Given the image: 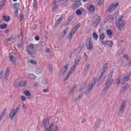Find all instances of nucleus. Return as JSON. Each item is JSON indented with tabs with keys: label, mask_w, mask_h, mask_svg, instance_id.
<instances>
[{
	"label": "nucleus",
	"mask_w": 131,
	"mask_h": 131,
	"mask_svg": "<svg viewBox=\"0 0 131 131\" xmlns=\"http://www.w3.org/2000/svg\"><path fill=\"white\" fill-rule=\"evenodd\" d=\"M30 62L31 63V64H33V65H36V64H37V62L34 60H32L30 61Z\"/></svg>",
	"instance_id": "obj_54"
},
{
	"label": "nucleus",
	"mask_w": 131,
	"mask_h": 131,
	"mask_svg": "<svg viewBox=\"0 0 131 131\" xmlns=\"http://www.w3.org/2000/svg\"><path fill=\"white\" fill-rule=\"evenodd\" d=\"M7 111V108H5L1 115H0V121L5 117V115H6V112Z\"/></svg>",
	"instance_id": "obj_17"
},
{
	"label": "nucleus",
	"mask_w": 131,
	"mask_h": 131,
	"mask_svg": "<svg viewBox=\"0 0 131 131\" xmlns=\"http://www.w3.org/2000/svg\"><path fill=\"white\" fill-rule=\"evenodd\" d=\"M69 30V28L67 27L63 32V34L62 35V37H65V36H66V34H67V32H68Z\"/></svg>",
	"instance_id": "obj_29"
},
{
	"label": "nucleus",
	"mask_w": 131,
	"mask_h": 131,
	"mask_svg": "<svg viewBox=\"0 0 131 131\" xmlns=\"http://www.w3.org/2000/svg\"><path fill=\"white\" fill-rule=\"evenodd\" d=\"M58 2H59L62 5H65V4L68 3V0H58Z\"/></svg>",
	"instance_id": "obj_34"
},
{
	"label": "nucleus",
	"mask_w": 131,
	"mask_h": 131,
	"mask_svg": "<svg viewBox=\"0 0 131 131\" xmlns=\"http://www.w3.org/2000/svg\"><path fill=\"white\" fill-rule=\"evenodd\" d=\"M120 83V80L119 79H117V84H119Z\"/></svg>",
	"instance_id": "obj_62"
},
{
	"label": "nucleus",
	"mask_w": 131,
	"mask_h": 131,
	"mask_svg": "<svg viewBox=\"0 0 131 131\" xmlns=\"http://www.w3.org/2000/svg\"><path fill=\"white\" fill-rule=\"evenodd\" d=\"M48 68L50 70H53V64L51 63H49L48 65Z\"/></svg>",
	"instance_id": "obj_48"
},
{
	"label": "nucleus",
	"mask_w": 131,
	"mask_h": 131,
	"mask_svg": "<svg viewBox=\"0 0 131 131\" xmlns=\"http://www.w3.org/2000/svg\"><path fill=\"white\" fill-rule=\"evenodd\" d=\"M106 34H107V35H108L109 36H111L112 34H113V33L112 32V31H111V30L108 29L106 31Z\"/></svg>",
	"instance_id": "obj_35"
},
{
	"label": "nucleus",
	"mask_w": 131,
	"mask_h": 131,
	"mask_svg": "<svg viewBox=\"0 0 131 131\" xmlns=\"http://www.w3.org/2000/svg\"><path fill=\"white\" fill-rule=\"evenodd\" d=\"M81 6V3L80 1H78L76 2V4L73 7L74 10H76V9H78L80 6Z\"/></svg>",
	"instance_id": "obj_15"
},
{
	"label": "nucleus",
	"mask_w": 131,
	"mask_h": 131,
	"mask_svg": "<svg viewBox=\"0 0 131 131\" xmlns=\"http://www.w3.org/2000/svg\"><path fill=\"white\" fill-rule=\"evenodd\" d=\"M107 68H108V63H105V64L103 66V67L102 68V71L101 72V73L100 74V76L99 77V79L98 81H100V80H101V78H102V77H103L104 74L105 73V72L106 71H107Z\"/></svg>",
	"instance_id": "obj_6"
},
{
	"label": "nucleus",
	"mask_w": 131,
	"mask_h": 131,
	"mask_svg": "<svg viewBox=\"0 0 131 131\" xmlns=\"http://www.w3.org/2000/svg\"><path fill=\"white\" fill-rule=\"evenodd\" d=\"M75 67H76V66L74 64L70 71L72 72H74V69H75Z\"/></svg>",
	"instance_id": "obj_50"
},
{
	"label": "nucleus",
	"mask_w": 131,
	"mask_h": 131,
	"mask_svg": "<svg viewBox=\"0 0 131 131\" xmlns=\"http://www.w3.org/2000/svg\"><path fill=\"white\" fill-rule=\"evenodd\" d=\"M71 74H72V72H71V71H70L68 73V74H67V76H69V77L70 76V75H71Z\"/></svg>",
	"instance_id": "obj_59"
},
{
	"label": "nucleus",
	"mask_w": 131,
	"mask_h": 131,
	"mask_svg": "<svg viewBox=\"0 0 131 131\" xmlns=\"http://www.w3.org/2000/svg\"><path fill=\"white\" fill-rule=\"evenodd\" d=\"M43 93H49V89H43Z\"/></svg>",
	"instance_id": "obj_60"
},
{
	"label": "nucleus",
	"mask_w": 131,
	"mask_h": 131,
	"mask_svg": "<svg viewBox=\"0 0 131 131\" xmlns=\"http://www.w3.org/2000/svg\"><path fill=\"white\" fill-rule=\"evenodd\" d=\"M95 24L96 26L99 25L100 24V21H101V17L99 15H95Z\"/></svg>",
	"instance_id": "obj_10"
},
{
	"label": "nucleus",
	"mask_w": 131,
	"mask_h": 131,
	"mask_svg": "<svg viewBox=\"0 0 131 131\" xmlns=\"http://www.w3.org/2000/svg\"><path fill=\"white\" fill-rule=\"evenodd\" d=\"M113 73H114V70H112L108 76L107 80H108L110 81V80H114L113 79H112V76H113Z\"/></svg>",
	"instance_id": "obj_14"
},
{
	"label": "nucleus",
	"mask_w": 131,
	"mask_h": 131,
	"mask_svg": "<svg viewBox=\"0 0 131 131\" xmlns=\"http://www.w3.org/2000/svg\"><path fill=\"white\" fill-rule=\"evenodd\" d=\"M41 83H42V84H47V83H48V79L46 78L42 79Z\"/></svg>",
	"instance_id": "obj_40"
},
{
	"label": "nucleus",
	"mask_w": 131,
	"mask_h": 131,
	"mask_svg": "<svg viewBox=\"0 0 131 131\" xmlns=\"http://www.w3.org/2000/svg\"><path fill=\"white\" fill-rule=\"evenodd\" d=\"M21 108V105L18 104L15 110H13L16 114L20 111Z\"/></svg>",
	"instance_id": "obj_30"
},
{
	"label": "nucleus",
	"mask_w": 131,
	"mask_h": 131,
	"mask_svg": "<svg viewBox=\"0 0 131 131\" xmlns=\"http://www.w3.org/2000/svg\"><path fill=\"white\" fill-rule=\"evenodd\" d=\"M68 67H69V64H67L64 66L63 68H62L61 71L60 72V74L61 75H65V73H66V71H67Z\"/></svg>",
	"instance_id": "obj_12"
},
{
	"label": "nucleus",
	"mask_w": 131,
	"mask_h": 131,
	"mask_svg": "<svg viewBox=\"0 0 131 131\" xmlns=\"http://www.w3.org/2000/svg\"><path fill=\"white\" fill-rule=\"evenodd\" d=\"M19 85V82L18 81V80H16L15 82H14V86L15 88H18Z\"/></svg>",
	"instance_id": "obj_43"
},
{
	"label": "nucleus",
	"mask_w": 131,
	"mask_h": 131,
	"mask_svg": "<svg viewBox=\"0 0 131 131\" xmlns=\"http://www.w3.org/2000/svg\"><path fill=\"white\" fill-rule=\"evenodd\" d=\"M21 99L23 102H26V97L24 96H21Z\"/></svg>",
	"instance_id": "obj_52"
},
{
	"label": "nucleus",
	"mask_w": 131,
	"mask_h": 131,
	"mask_svg": "<svg viewBox=\"0 0 131 131\" xmlns=\"http://www.w3.org/2000/svg\"><path fill=\"white\" fill-rule=\"evenodd\" d=\"M89 10L90 12H95V10H96V8L94 5H91L89 7Z\"/></svg>",
	"instance_id": "obj_22"
},
{
	"label": "nucleus",
	"mask_w": 131,
	"mask_h": 131,
	"mask_svg": "<svg viewBox=\"0 0 131 131\" xmlns=\"http://www.w3.org/2000/svg\"><path fill=\"white\" fill-rule=\"evenodd\" d=\"M6 4V0H3L0 2V10L5 7V5Z\"/></svg>",
	"instance_id": "obj_23"
},
{
	"label": "nucleus",
	"mask_w": 131,
	"mask_h": 131,
	"mask_svg": "<svg viewBox=\"0 0 131 131\" xmlns=\"http://www.w3.org/2000/svg\"><path fill=\"white\" fill-rule=\"evenodd\" d=\"M93 36L94 39H95V40H98V38L99 37V36L98 35V34H96V33H93Z\"/></svg>",
	"instance_id": "obj_36"
},
{
	"label": "nucleus",
	"mask_w": 131,
	"mask_h": 131,
	"mask_svg": "<svg viewBox=\"0 0 131 131\" xmlns=\"http://www.w3.org/2000/svg\"><path fill=\"white\" fill-rule=\"evenodd\" d=\"M3 19L4 21H5V22H9L10 20V18L9 16H7L6 15H4L3 16Z\"/></svg>",
	"instance_id": "obj_25"
},
{
	"label": "nucleus",
	"mask_w": 131,
	"mask_h": 131,
	"mask_svg": "<svg viewBox=\"0 0 131 131\" xmlns=\"http://www.w3.org/2000/svg\"><path fill=\"white\" fill-rule=\"evenodd\" d=\"M24 94L25 95V96H27V97H31V93H30V92H29V91H25L24 92Z\"/></svg>",
	"instance_id": "obj_37"
},
{
	"label": "nucleus",
	"mask_w": 131,
	"mask_h": 131,
	"mask_svg": "<svg viewBox=\"0 0 131 131\" xmlns=\"http://www.w3.org/2000/svg\"><path fill=\"white\" fill-rule=\"evenodd\" d=\"M33 8L36 9V8H37V0H33Z\"/></svg>",
	"instance_id": "obj_42"
},
{
	"label": "nucleus",
	"mask_w": 131,
	"mask_h": 131,
	"mask_svg": "<svg viewBox=\"0 0 131 131\" xmlns=\"http://www.w3.org/2000/svg\"><path fill=\"white\" fill-rule=\"evenodd\" d=\"M41 46L43 48L44 47H46V43H45V42L42 41L41 42Z\"/></svg>",
	"instance_id": "obj_58"
},
{
	"label": "nucleus",
	"mask_w": 131,
	"mask_h": 131,
	"mask_svg": "<svg viewBox=\"0 0 131 131\" xmlns=\"http://www.w3.org/2000/svg\"><path fill=\"white\" fill-rule=\"evenodd\" d=\"M78 29L77 28V27H74V28L73 29V30H72V31H73V32H74L75 31H75H77V30H78Z\"/></svg>",
	"instance_id": "obj_56"
},
{
	"label": "nucleus",
	"mask_w": 131,
	"mask_h": 131,
	"mask_svg": "<svg viewBox=\"0 0 131 131\" xmlns=\"http://www.w3.org/2000/svg\"><path fill=\"white\" fill-rule=\"evenodd\" d=\"M41 72H42V69L41 68H38L35 71V73L37 74H39L40 73H41Z\"/></svg>",
	"instance_id": "obj_33"
},
{
	"label": "nucleus",
	"mask_w": 131,
	"mask_h": 131,
	"mask_svg": "<svg viewBox=\"0 0 131 131\" xmlns=\"http://www.w3.org/2000/svg\"><path fill=\"white\" fill-rule=\"evenodd\" d=\"M75 33V31H72L70 33L69 35L68 36V39H71L72 38V35H74Z\"/></svg>",
	"instance_id": "obj_27"
},
{
	"label": "nucleus",
	"mask_w": 131,
	"mask_h": 131,
	"mask_svg": "<svg viewBox=\"0 0 131 131\" xmlns=\"http://www.w3.org/2000/svg\"><path fill=\"white\" fill-rule=\"evenodd\" d=\"M35 39L37 41H38V40H39V39H40V37H39V36H38V35H36L35 36Z\"/></svg>",
	"instance_id": "obj_49"
},
{
	"label": "nucleus",
	"mask_w": 131,
	"mask_h": 131,
	"mask_svg": "<svg viewBox=\"0 0 131 131\" xmlns=\"http://www.w3.org/2000/svg\"><path fill=\"white\" fill-rule=\"evenodd\" d=\"M25 85H26V83L24 81H21L19 83V86H25Z\"/></svg>",
	"instance_id": "obj_47"
},
{
	"label": "nucleus",
	"mask_w": 131,
	"mask_h": 131,
	"mask_svg": "<svg viewBox=\"0 0 131 131\" xmlns=\"http://www.w3.org/2000/svg\"><path fill=\"white\" fill-rule=\"evenodd\" d=\"M27 52L28 53V54L30 55V56H32V55H33V53L29 50H27Z\"/></svg>",
	"instance_id": "obj_55"
},
{
	"label": "nucleus",
	"mask_w": 131,
	"mask_h": 131,
	"mask_svg": "<svg viewBox=\"0 0 131 131\" xmlns=\"http://www.w3.org/2000/svg\"><path fill=\"white\" fill-rule=\"evenodd\" d=\"M10 74V69L9 68H7L6 69L5 75H4V78L6 79V80H8V79L9 78V75Z\"/></svg>",
	"instance_id": "obj_11"
},
{
	"label": "nucleus",
	"mask_w": 131,
	"mask_h": 131,
	"mask_svg": "<svg viewBox=\"0 0 131 131\" xmlns=\"http://www.w3.org/2000/svg\"><path fill=\"white\" fill-rule=\"evenodd\" d=\"M98 5L101 6L104 3V0H97Z\"/></svg>",
	"instance_id": "obj_46"
},
{
	"label": "nucleus",
	"mask_w": 131,
	"mask_h": 131,
	"mask_svg": "<svg viewBox=\"0 0 131 131\" xmlns=\"http://www.w3.org/2000/svg\"><path fill=\"white\" fill-rule=\"evenodd\" d=\"M101 43L104 46H107V43L108 42V41H101Z\"/></svg>",
	"instance_id": "obj_51"
},
{
	"label": "nucleus",
	"mask_w": 131,
	"mask_h": 131,
	"mask_svg": "<svg viewBox=\"0 0 131 131\" xmlns=\"http://www.w3.org/2000/svg\"><path fill=\"white\" fill-rule=\"evenodd\" d=\"M126 105V101L124 100L122 105H121L120 107V110L119 111V114L118 115L120 117H121L122 115H123V112H124V108H125V106Z\"/></svg>",
	"instance_id": "obj_3"
},
{
	"label": "nucleus",
	"mask_w": 131,
	"mask_h": 131,
	"mask_svg": "<svg viewBox=\"0 0 131 131\" xmlns=\"http://www.w3.org/2000/svg\"><path fill=\"white\" fill-rule=\"evenodd\" d=\"M53 12H57L58 11V5L56 4V2L53 3Z\"/></svg>",
	"instance_id": "obj_21"
},
{
	"label": "nucleus",
	"mask_w": 131,
	"mask_h": 131,
	"mask_svg": "<svg viewBox=\"0 0 131 131\" xmlns=\"http://www.w3.org/2000/svg\"><path fill=\"white\" fill-rule=\"evenodd\" d=\"M86 47L88 50L92 51L94 49V44L93 43V39L91 38L88 39L86 43Z\"/></svg>",
	"instance_id": "obj_2"
},
{
	"label": "nucleus",
	"mask_w": 131,
	"mask_h": 131,
	"mask_svg": "<svg viewBox=\"0 0 131 131\" xmlns=\"http://www.w3.org/2000/svg\"><path fill=\"white\" fill-rule=\"evenodd\" d=\"M20 19H23V14L22 13H19Z\"/></svg>",
	"instance_id": "obj_63"
},
{
	"label": "nucleus",
	"mask_w": 131,
	"mask_h": 131,
	"mask_svg": "<svg viewBox=\"0 0 131 131\" xmlns=\"http://www.w3.org/2000/svg\"><path fill=\"white\" fill-rule=\"evenodd\" d=\"M14 35H11L10 37L7 38L6 39V42H11V41H13L14 40Z\"/></svg>",
	"instance_id": "obj_20"
},
{
	"label": "nucleus",
	"mask_w": 131,
	"mask_h": 131,
	"mask_svg": "<svg viewBox=\"0 0 131 131\" xmlns=\"http://www.w3.org/2000/svg\"><path fill=\"white\" fill-rule=\"evenodd\" d=\"M18 39L20 40H22L23 39V36H22V32H20L17 36Z\"/></svg>",
	"instance_id": "obj_44"
},
{
	"label": "nucleus",
	"mask_w": 131,
	"mask_h": 131,
	"mask_svg": "<svg viewBox=\"0 0 131 131\" xmlns=\"http://www.w3.org/2000/svg\"><path fill=\"white\" fill-rule=\"evenodd\" d=\"M81 60V56H79L75 60L74 65H77L79 63V61Z\"/></svg>",
	"instance_id": "obj_26"
},
{
	"label": "nucleus",
	"mask_w": 131,
	"mask_h": 131,
	"mask_svg": "<svg viewBox=\"0 0 131 131\" xmlns=\"http://www.w3.org/2000/svg\"><path fill=\"white\" fill-rule=\"evenodd\" d=\"M29 48H30V49H31V50L32 51H34V50H36V48L35 47H34V45L32 43L30 45Z\"/></svg>",
	"instance_id": "obj_41"
},
{
	"label": "nucleus",
	"mask_w": 131,
	"mask_h": 131,
	"mask_svg": "<svg viewBox=\"0 0 131 131\" xmlns=\"http://www.w3.org/2000/svg\"><path fill=\"white\" fill-rule=\"evenodd\" d=\"M90 68H91V65H90V64H86L85 70L84 71V74H86L88 72H89V69H90Z\"/></svg>",
	"instance_id": "obj_19"
},
{
	"label": "nucleus",
	"mask_w": 131,
	"mask_h": 131,
	"mask_svg": "<svg viewBox=\"0 0 131 131\" xmlns=\"http://www.w3.org/2000/svg\"><path fill=\"white\" fill-rule=\"evenodd\" d=\"M62 19H64V17L61 16L60 17H59L57 21H56V23L54 26V27H58V26H59V25H60V23H61V21H62Z\"/></svg>",
	"instance_id": "obj_13"
},
{
	"label": "nucleus",
	"mask_w": 131,
	"mask_h": 131,
	"mask_svg": "<svg viewBox=\"0 0 131 131\" xmlns=\"http://www.w3.org/2000/svg\"><path fill=\"white\" fill-rule=\"evenodd\" d=\"M19 13V10L18 9H16L15 12L14 13V15L17 17L18 16V14Z\"/></svg>",
	"instance_id": "obj_53"
},
{
	"label": "nucleus",
	"mask_w": 131,
	"mask_h": 131,
	"mask_svg": "<svg viewBox=\"0 0 131 131\" xmlns=\"http://www.w3.org/2000/svg\"><path fill=\"white\" fill-rule=\"evenodd\" d=\"M54 123H51L49 128H46V131H59V127L58 126H55L53 128Z\"/></svg>",
	"instance_id": "obj_4"
},
{
	"label": "nucleus",
	"mask_w": 131,
	"mask_h": 131,
	"mask_svg": "<svg viewBox=\"0 0 131 131\" xmlns=\"http://www.w3.org/2000/svg\"><path fill=\"white\" fill-rule=\"evenodd\" d=\"M13 7L14 9H16V10H18V9H19L20 7V4H19V3H14L13 5Z\"/></svg>",
	"instance_id": "obj_31"
},
{
	"label": "nucleus",
	"mask_w": 131,
	"mask_h": 131,
	"mask_svg": "<svg viewBox=\"0 0 131 131\" xmlns=\"http://www.w3.org/2000/svg\"><path fill=\"white\" fill-rule=\"evenodd\" d=\"M9 60L13 62V65H16V59L14 58V56H13V55L9 56Z\"/></svg>",
	"instance_id": "obj_18"
},
{
	"label": "nucleus",
	"mask_w": 131,
	"mask_h": 131,
	"mask_svg": "<svg viewBox=\"0 0 131 131\" xmlns=\"http://www.w3.org/2000/svg\"><path fill=\"white\" fill-rule=\"evenodd\" d=\"M112 46H113V42L112 41H107V46L110 47V48H112Z\"/></svg>",
	"instance_id": "obj_39"
},
{
	"label": "nucleus",
	"mask_w": 131,
	"mask_h": 131,
	"mask_svg": "<svg viewBox=\"0 0 131 131\" xmlns=\"http://www.w3.org/2000/svg\"><path fill=\"white\" fill-rule=\"evenodd\" d=\"M7 26H8V25L4 24V25H0V29H5L7 28Z\"/></svg>",
	"instance_id": "obj_45"
},
{
	"label": "nucleus",
	"mask_w": 131,
	"mask_h": 131,
	"mask_svg": "<svg viewBox=\"0 0 131 131\" xmlns=\"http://www.w3.org/2000/svg\"><path fill=\"white\" fill-rule=\"evenodd\" d=\"M50 124V117H48L43 120L42 123L41 125V127L46 128Z\"/></svg>",
	"instance_id": "obj_5"
},
{
	"label": "nucleus",
	"mask_w": 131,
	"mask_h": 131,
	"mask_svg": "<svg viewBox=\"0 0 131 131\" xmlns=\"http://www.w3.org/2000/svg\"><path fill=\"white\" fill-rule=\"evenodd\" d=\"M129 79V75H128L127 77H125L122 84H124L126 82L128 81Z\"/></svg>",
	"instance_id": "obj_28"
},
{
	"label": "nucleus",
	"mask_w": 131,
	"mask_h": 131,
	"mask_svg": "<svg viewBox=\"0 0 131 131\" xmlns=\"http://www.w3.org/2000/svg\"><path fill=\"white\" fill-rule=\"evenodd\" d=\"M100 39H101V40H104L105 39V34L104 33H102L99 35Z\"/></svg>",
	"instance_id": "obj_38"
},
{
	"label": "nucleus",
	"mask_w": 131,
	"mask_h": 131,
	"mask_svg": "<svg viewBox=\"0 0 131 131\" xmlns=\"http://www.w3.org/2000/svg\"><path fill=\"white\" fill-rule=\"evenodd\" d=\"M28 78H29V79H31V80H34L36 78V76L32 74H31L29 75Z\"/></svg>",
	"instance_id": "obj_24"
},
{
	"label": "nucleus",
	"mask_w": 131,
	"mask_h": 131,
	"mask_svg": "<svg viewBox=\"0 0 131 131\" xmlns=\"http://www.w3.org/2000/svg\"><path fill=\"white\" fill-rule=\"evenodd\" d=\"M119 5V3L113 4L111 5V7L108 8V12H112L117 8V6Z\"/></svg>",
	"instance_id": "obj_8"
},
{
	"label": "nucleus",
	"mask_w": 131,
	"mask_h": 131,
	"mask_svg": "<svg viewBox=\"0 0 131 131\" xmlns=\"http://www.w3.org/2000/svg\"><path fill=\"white\" fill-rule=\"evenodd\" d=\"M76 15H77V16H80L82 14V12L81 11V10H80V9H77L76 11Z\"/></svg>",
	"instance_id": "obj_32"
},
{
	"label": "nucleus",
	"mask_w": 131,
	"mask_h": 131,
	"mask_svg": "<svg viewBox=\"0 0 131 131\" xmlns=\"http://www.w3.org/2000/svg\"><path fill=\"white\" fill-rule=\"evenodd\" d=\"M114 80H110V81L107 80L106 83H105V87L103 91H105V92L108 91L109 89H110V86H111V84H112V82H113Z\"/></svg>",
	"instance_id": "obj_7"
},
{
	"label": "nucleus",
	"mask_w": 131,
	"mask_h": 131,
	"mask_svg": "<svg viewBox=\"0 0 131 131\" xmlns=\"http://www.w3.org/2000/svg\"><path fill=\"white\" fill-rule=\"evenodd\" d=\"M75 89H76V86H74L73 88L72 89V90L71 91V93H73L74 92Z\"/></svg>",
	"instance_id": "obj_61"
},
{
	"label": "nucleus",
	"mask_w": 131,
	"mask_h": 131,
	"mask_svg": "<svg viewBox=\"0 0 131 131\" xmlns=\"http://www.w3.org/2000/svg\"><path fill=\"white\" fill-rule=\"evenodd\" d=\"M94 86H95V85H94L93 83H91L90 86L88 87V88L87 89L85 93V95L86 96H88V95L90 94V93H91L92 90H93V89H94Z\"/></svg>",
	"instance_id": "obj_9"
},
{
	"label": "nucleus",
	"mask_w": 131,
	"mask_h": 131,
	"mask_svg": "<svg viewBox=\"0 0 131 131\" xmlns=\"http://www.w3.org/2000/svg\"><path fill=\"white\" fill-rule=\"evenodd\" d=\"M80 23L78 24V25H77V26H76V27L78 29L79 28V27H80Z\"/></svg>",
	"instance_id": "obj_64"
},
{
	"label": "nucleus",
	"mask_w": 131,
	"mask_h": 131,
	"mask_svg": "<svg viewBox=\"0 0 131 131\" xmlns=\"http://www.w3.org/2000/svg\"><path fill=\"white\" fill-rule=\"evenodd\" d=\"M100 122H101V119H100L96 120V124H100Z\"/></svg>",
	"instance_id": "obj_57"
},
{
	"label": "nucleus",
	"mask_w": 131,
	"mask_h": 131,
	"mask_svg": "<svg viewBox=\"0 0 131 131\" xmlns=\"http://www.w3.org/2000/svg\"><path fill=\"white\" fill-rule=\"evenodd\" d=\"M17 114L15 112V111L13 110L9 116L10 119H13L14 117H15V115H16Z\"/></svg>",
	"instance_id": "obj_16"
},
{
	"label": "nucleus",
	"mask_w": 131,
	"mask_h": 131,
	"mask_svg": "<svg viewBox=\"0 0 131 131\" xmlns=\"http://www.w3.org/2000/svg\"><path fill=\"white\" fill-rule=\"evenodd\" d=\"M125 20H122L120 18H118L116 20V25L117 26L119 30H122L125 28Z\"/></svg>",
	"instance_id": "obj_1"
}]
</instances>
